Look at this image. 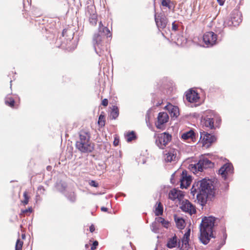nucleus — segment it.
Here are the masks:
<instances>
[{
	"mask_svg": "<svg viewBox=\"0 0 250 250\" xmlns=\"http://www.w3.org/2000/svg\"><path fill=\"white\" fill-rule=\"evenodd\" d=\"M102 104L103 105L106 106L108 104V100L106 99H104L102 101Z\"/></svg>",
	"mask_w": 250,
	"mask_h": 250,
	"instance_id": "nucleus-42",
	"label": "nucleus"
},
{
	"mask_svg": "<svg viewBox=\"0 0 250 250\" xmlns=\"http://www.w3.org/2000/svg\"><path fill=\"white\" fill-rule=\"evenodd\" d=\"M98 245V242L97 241H95L91 247V250H94L96 249L97 246Z\"/></svg>",
	"mask_w": 250,
	"mask_h": 250,
	"instance_id": "nucleus-38",
	"label": "nucleus"
},
{
	"mask_svg": "<svg viewBox=\"0 0 250 250\" xmlns=\"http://www.w3.org/2000/svg\"><path fill=\"white\" fill-rule=\"evenodd\" d=\"M169 198L172 200L178 199L181 201L184 198V194L183 191L177 190L176 189H173L169 193Z\"/></svg>",
	"mask_w": 250,
	"mask_h": 250,
	"instance_id": "nucleus-18",
	"label": "nucleus"
},
{
	"mask_svg": "<svg viewBox=\"0 0 250 250\" xmlns=\"http://www.w3.org/2000/svg\"><path fill=\"white\" fill-rule=\"evenodd\" d=\"M203 38L207 47L212 46L216 43L217 35L213 32H206L204 35Z\"/></svg>",
	"mask_w": 250,
	"mask_h": 250,
	"instance_id": "nucleus-11",
	"label": "nucleus"
},
{
	"mask_svg": "<svg viewBox=\"0 0 250 250\" xmlns=\"http://www.w3.org/2000/svg\"><path fill=\"white\" fill-rule=\"evenodd\" d=\"M89 185L93 187H98V184L96 183L95 181L91 180L89 182Z\"/></svg>",
	"mask_w": 250,
	"mask_h": 250,
	"instance_id": "nucleus-37",
	"label": "nucleus"
},
{
	"mask_svg": "<svg viewBox=\"0 0 250 250\" xmlns=\"http://www.w3.org/2000/svg\"><path fill=\"white\" fill-rule=\"evenodd\" d=\"M42 190L43 191L44 190V189L42 186H40L38 188V190L40 191V190Z\"/></svg>",
	"mask_w": 250,
	"mask_h": 250,
	"instance_id": "nucleus-46",
	"label": "nucleus"
},
{
	"mask_svg": "<svg viewBox=\"0 0 250 250\" xmlns=\"http://www.w3.org/2000/svg\"><path fill=\"white\" fill-rule=\"evenodd\" d=\"M163 212V208L161 203H160L158 207L156 208L155 214L157 216H159L162 214Z\"/></svg>",
	"mask_w": 250,
	"mask_h": 250,
	"instance_id": "nucleus-29",
	"label": "nucleus"
},
{
	"mask_svg": "<svg viewBox=\"0 0 250 250\" xmlns=\"http://www.w3.org/2000/svg\"><path fill=\"white\" fill-rule=\"evenodd\" d=\"M190 233V229H188V230L185 233L183 237L189 239Z\"/></svg>",
	"mask_w": 250,
	"mask_h": 250,
	"instance_id": "nucleus-41",
	"label": "nucleus"
},
{
	"mask_svg": "<svg viewBox=\"0 0 250 250\" xmlns=\"http://www.w3.org/2000/svg\"><path fill=\"white\" fill-rule=\"evenodd\" d=\"M188 240L189 239L188 238H186L185 237H183V238L181 240L182 245H185V246H187L188 244Z\"/></svg>",
	"mask_w": 250,
	"mask_h": 250,
	"instance_id": "nucleus-36",
	"label": "nucleus"
},
{
	"mask_svg": "<svg viewBox=\"0 0 250 250\" xmlns=\"http://www.w3.org/2000/svg\"><path fill=\"white\" fill-rule=\"evenodd\" d=\"M157 221L159 223H161L165 228H167L169 225V222L165 220L163 218L158 217Z\"/></svg>",
	"mask_w": 250,
	"mask_h": 250,
	"instance_id": "nucleus-31",
	"label": "nucleus"
},
{
	"mask_svg": "<svg viewBox=\"0 0 250 250\" xmlns=\"http://www.w3.org/2000/svg\"><path fill=\"white\" fill-rule=\"evenodd\" d=\"M218 2L220 5H223L224 3V0H217Z\"/></svg>",
	"mask_w": 250,
	"mask_h": 250,
	"instance_id": "nucleus-45",
	"label": "nucleus"
},
{
	"mask_svg": "<svg viewBox=\"0 0 250 250\" xmlns=\"http://www.w3.org/2000/svg\"><path fill=\"white\" fill-rule=\"evenodd\" d=\"M168 119V115L166 112H160L157 117V121L155 123L156 127L159 129H163L164 125L167 122Z\"/></svg>",
	"mask_w": 250,
	"mask_h": 250,
	"instance_id": "nucleus-15",
	"label": "nucleus"
},
{
	"mask_svg": "<svg viewBox=\"0 0 250 250\" xmlns=\"http://www.w3.org/2000/svg\"><path fill=\"white\" fill-rule=\"evenodd\" d=\"M5 103L6 104L12 107L14 105L15 101L12 98L7 97L5 98Z\"/></svg>",
	"mask_w": 250,
	"mask_h": 250,
	"instance_id": "nucleus-27",
	"label": "nucleus"
},
{
	"mask_svg": "<svg viewBox=\"0 0 250 250\" xmlns=\"http://www.w3.org/2000/svg\"><path fill=\"white\" fill-rule=\"evenodd\" d=\"M186 97L189 103L197 102L199 99L198 94L195 90L191 89L187 92Z\"/></svg>",
	"mask_w": 250,
	"mask_h": 250,
	"instance_id": "nucleus-19",
	"label": "nucleus"
},
{
	"mask_svg": "<svg viewBox=\"0 0 250 250\" xmlns=\"http://www.w3.org/2000/svg\"><path fill=\"white\" fill-rule=\"evenodd\" d=\"M118 143H119V141L118 140H115L114 141V145L115 146H117L118 145Z\"/></svg>",
	"mask_w": 250,
	"mask_h": 250,
	"instance_id": "nucleus-47",
	"label": "nucleus"
},
{
	"mask_svg": "<svg viewBox=\"0 0 250 250\" xmlns=\"http://www.w3.org/2000/svg\"><path fill=\"white\" fill-rule=\"evenodd\" d=\"M151 229L154 233L159 232V228L157 226L156 223L154 222L151 225Z\"/></svg>",
	"mask_w": 250,
	"mask_h": 250,
	"instance_id": "nucleus-33",
	"label": "nucleus"
},
{
	"mask_svg": "<svg viewBox=\"0 0 250 250\" xmlns=\"http://www.w3.org/2000/svg\"><path fill=\"white\" fill-rule=\"evenodd\" d=\"M24 200L22 201L24 205H27L28 203L29 197L27 195V191H25L23 193Z\"/></svg>",
	"mask_w": 250,
	"mask_h": 250,
	"instance_id": "nucleus-34",
	"label": "nucleus"
},
{
	"mask_svg": "<svg viewBox=\"0 0 250 250\" xmlns=\"http://www.w3.org/2000/svg\"><path fill=\"white\" fill-rule=\"evenodd\" d=\"M171 139L172 136L170 134L164 132L155 136V143L160 148L164 149L171 141Z\"/></svg>",
	"mask_w": 250,
	"mask_h": 250,
	"instance_id": "nucleus-7",
	"label": "nucleus"
},
{
	"mask_svg": "<svg viewBox=\"0 0 250 250\" xmlns=\"http://www.w3.org/2000/svg\"><path fill=\"white\" fill-rule=\"evenodd\" d=\"M241 21L242 18L241 14L238 11H236L231 14L230 19L226 20L224 21V24L225 26H236L238 25Z\"/></svg>",
	"mask_w": 250,
	"mask_h": 250,
	"instance_id": "nucleus-10",
	"label": "nucleus"
},
{
	"mask_svg": "<svg viewBox=\"0 0 250 250\" xmlns=\"http://www.w3.org/2000/svg\"><path fill=\"white\" fill-rule=\"evenodd\" d=\"M233 167L231 164L228 163L223 165L219 170V174L221 175L225 180L227 179V176L232 174Z\"/></svg>",
	"mask_w": 250,
	"mask_h": 250,
	"instance_id": "nucleus-13",
	"label": "nucleus"
},
{
	"mask_svg": "<svg viewBox=\"0 0 250 250\" xmlns=\"http://www.w3.org/2000/svg\"><path fill=\"white\" fill-rule=\"evenodd\" d=\"M22 245L23 242L21 241L20 239H18L16 242L15 250H22Z\"/></svg>",
	"mask_w": 250,
	"mask_h": 250,
	"instance_id": "nucleus-32",
	"label": "nucleus"
},
{
	"mask_svg": "<svg viewBox=\"0 0 250 250\" xmlns=\"http://www.w3.org/2000/svg\"><path fill=\"white\" fill-rule=\"evenodd\" d=\"M28 211H31V209L29 208L28 209H26L25 211H24V212H27Z\"/></svg>",
	"mask_w": 250,
	"mask_h": 250,
	"instance_id": "nucleus-50",
	"label": "nucleus"
},
{
	"mask_svg": "<svg viewBox=\"0 0 250 250\" xmlns=\"http://www.w3.org/2000/svg\"><path fill=\"white\" fill-rule=\"evenodd\" d=\"M171 116L177 118L179 115V108L177 106L170 105L169 107Z\"/></svg>",
	"mask_w": 250,
	"mask_h": 250,
	"instance_id": "nucleus-23",
	"label": "nucleus"
},
{
	"mask_svg": "<svg viewBox=\"0 0 250 250\" xmlns=\"http://www.w3.org/2000/svg\"><path fill=\"white\" fill-rule=\"evenodd\" d=\"M215 218L212 216L205 217L200 224L199 237L201 242L207 244L210 237H214L213 234V228L214 225Z\"/></svg>",
	"mask_w": 250,
	"mask_h": 250,
	"instance_id": "nucleus-1",
	"label": "nucleus"
},
{
	"mask_svg": "<svg viewBox=\"0 0 250 250\" xmlns=\"http://www.w3.org/2000/svg\"><path fill=\"white\" fill-rule=\"evenodd\" d=\"M101 210L103 211H106L107 210V208L105 207H102Z\"/></svg>",
	"mask_w": 250,
	"mask_h": 250,
	"instance_id": "nucleus-48",
	"label": "nucleus"
},
{
	"mask_svg": "<svg viewBox=\"0 0 250 250\" xmlns=\"http://www.w3.org/2000/svg\"><path fill=\"white\" fill-rule=\"evenodd\" d=\"M209 115H207L202 120L204 126L210 129H213L215 126H218L220 123V117L213 111H210Z\"/></svg>",
	"mask_w": 250,
	"mask_h": 250,
	"instance_id": "nucleus-4",
	"label": "nucleus"
},
{
	"mask_svg": "<svg viewBox=\"0 0 250 250\" xmlns=\"http://www.w3.org/2000/svg\"><path fill=\"white\" fill-rule=\"evenodd\" d=\"M189 168L193 173L202 171L204 169L211 168L213 167V163L208 158L203 157L200 158L198 162L195 164L189 165Z\"/></svg>",
	"mask_w": 250,
	"mask_h": 250,
	"instance_id": "nucleus-5",
	"label": "nucleus"
},
{
	"mask_svg": "<svg viewBox=\"0 0 250 250\" xmlns=\"http://www.w3.org/2000/svg\"><path fill=\"white\" fill-rule=\"evenodd\" d=\"M125 137L127 142H130L136 138L135 132L133 131L125 134Z\"/></svg>",
	"mask_w": 250,
	"mask_h": 250,
	"instance_id": "nucleus-24",
	"label": "nucleus"
},
{
	"mask_svg": "<svg viewBox=\"0 0 250 250\" xmlns=\"http://www.w3.org/2000/svg\"><path fill=\"white\" fill-rule=\"evenodd\" d=\"M180 187L182 188H187L189 186L191 182V177L188 176L186 171H183L181 174L180 178Z\"/></svg>",
	"mask_w": 250,
	"mask_h": 250,
	"instance_id": "nucleus-17",
	"label": "nucleus"
},
{
	"mask_svg": "<svg viewBox=\"0 0 250 250\" xmlns=\"http://www.w3.org/2000/svg\"><path fill=\"white\" fill-rule=\"evenodd\" d=\"M175 174V173H173L172 175H171V181L173 180V179L174 177Z\"/></svg>",
	"mask_w": 250,
	"mask_h": 250,
	"instance_id": "nucleus-49",
	"label": "nucleus"
},
{
	"mask_svg": "<svg viewBox=\"0 0 250 250\" xmlns=\"http://www.w3.org/2000/svg\"><path fill=\"white\" fill-rule=\"evenodd\" d=\"M119 116V109L116 106H113L110 113V117L112 119H116Z\"/></svg>",
	"mask_w": 250,
	"mask_h": 250,
	"instance_id": "nucleus-25",
	"label": "nucleus"
},
{
	"mask_svg": "<svg viewBox=\"0 0 250 250\" xmlns=\"http://www.w3.org/2000/svg\"><path fill=\"white\" fill-rule=\"evenodd\" d=\"M190 233V229H188V230L185 233L183 237L189 239Z\"/></svg>",
	"mask_w": 250,
	"mask_h": 250,
	"instance_id": "nucleus-40",
	"label": "nucleus"
},
{
	"mask_svg": "<svg viewBox=\"0 0 250 250\" xmlns=\"http://www.w3.org/2000/svg\"><path fill=\"white\" fill-rule=\"evenodd\" d=\"M155 21L156 25L160 30V29H164L166 27L167 22V19L164 15H160L157 16L155 15Z\"/></svg>",
	"mask_w": 250,
	"mask_h": 250,
	"instance_id": "nucleus-16",
	"label": "nucleus"
},
{
	"mask_svg": "<svg viewBox=\"0 0 250 250\" xmlns=\"http://www.w3.org/2000/svg\"><path fill=\"white\" fill-rule=\"evenodd\" d=\"M177 227L180 229H183L185 227V222L183 219L178 218L175 219Z\"/></svg>",
	"mask_w": 250,
	"mask_h": 250,
	"instance_id": "nucleus-26",
	"label": "nucleus"
},
{
	"mask_svg": "<svg viewBox=\"0 0 250 250\" xmlns=\"http://www.w3.org/2000/svg\"><path fill=\"white\" fill-rule=\"evenodd\" d=\"M88 245H87V244L85 245V247H86V248H88Z\"/></svg>",
	"mask_w": 250,
	"mask_h": 250,
	"instance_id": "nucleus-51",
	"label": "nucleus"
},
{
	"mask_svg": "<svg viewBox=\"0 0 250 250\" xmlns=\"http://www.w3.org/2000/svg\"><path fill=\"white\" fill-rule=\"evenodd\" d=\"M86 14L89 16L90 23L92 25H96L97 22V16L95 8L93 5L87 6Z\"/></svg>",
	"mask_w": 250,
	"mask_h": 250,
	"instance_id": "nucleus-14",
	"label": "nucleus"
},
{
	"mask_svg": "<svg viewBox=\"0 0 250 250\" xmlns=\"http://www.w3.org/2000/svg\"><path fill=\"white\" fill-rule=\"evenodd\" d=\"M177 240L176 235H174L172 238H170L167 243V247L169 249H172L176 247L177 246Z\"/></svg>",
	"mask_w": 250,
	"mask_h": 250,
	"instance_id": "nucleus-22",
	"label": "nucleus"
},
{
	"mask_svg": "<svg viewBox=\"0 0 250 250\" xmlns=\"http://www.w3.org/2000/svg\"><path fill=\"white\" fill-rule=\"evenodd\" d=\"M67 199L71 202H74L76 200V195L74 192H71L66 195Z\"/></svg>",
	"mask_w": 250,
	"mask_h": 250,
	"instance_id": "nucleus-30",
	"label": "nucleus"
},
{
	"mask_svg": "<svg viewBox=\"0 0 250 250\" xmlns=\"http://www.w3.org/2000/svg\"><path fill=\"white\" fill-rule=\"evenodd\" d=\"M90 134L84 131L79 133V139L76 142V147L83 153L91 152L94 149V144L90 140Z\"/></svg>",
	"mask_w": 250,
	"mask_h": 250,
	"instance_id": "nucleus-2",
	"label": "nucleus"
},
{
	"mask_svg": "<svg viewBox=\"0 0 250 250\" xmlns=\"http://www.w3.org/2000/svg\"><path fill=\"white\" fill-rule=\"evenodd\" d=\"M89 230H90V232H93L95 230L94 226L93 225H91L89 228Z\"/></svg>",
	"mask_w": 250,
	"mask_h": 250,
	"instance_id": "nucleus-44",
	"label": "nucleus"
},
{
	"mask_svg": "<svg viewBox=\"0 0 250 250\" xmlns=\"http://www.w3.org/2000/svg\"><path fill=\"white\" fill-rule=\"evenodd\" d=\"M102 23L101 21L99 23V31L97 33L94 34L93 37V44L95 50L97 54L99 56L102 55V51L103 50V35L102 34Z\"/></svg>",
	"mask_w": 250,
	"mask_h": 250,
	"instance_id": "nucleus-6",
	"label": "nucleus"
},
{
	"mask_svg": "<svg viewBox=\"0 0 250 250\" xmlns=\"http://www.w3.org/2000/svg\"><path fill=\"white\" fill-rule=\"evenodd\" d=\"M194 138H195V133L192 130H190L184 133L182 135V138L185 140H187L189 139L193 140Z\"/></svg>",
	"mask_w": 250,
	"mask_h": 250,
	"instance_id": "nucleus-21",
	"label": "nucleus"
},
{
	"mask_svg": "<svg viewBox=\"0 0 250 250\" xmlns=\"http://www.w3.org/2000/svg\"><path fill=\"white\" fill-rule=\"evenodd\" d=\"M102 27V34L103 35V36H106L107 37H110V31L109 29L106 27H104L103 25H101Z\"/></svg>",
	"mask_w": 250,
	"mask_h": 250,
	"instance_id": "nucleus-28",
	"label": "nucleus"
},
{
	"mask_svg": "<svg viewBox=\"0 0 250 250\" xmlns=\"http://www.w3.org/2000/svg\"><path fill=\"white\" fill-rule=\"evenodd\" d=\"M169 0H162V4L163 6H166L168 7L169 8H170V7L169 6Z\"/></svg>",
	"mask_w": 250,
	"mask_h": 250,
	"instance_id": "nucleus-35",
	"label": "nucleus"
},
{
	"mask_svg": "<svg viewBox=\"0 0 250 250\" xmlns=\"http://www.w3.org/2000/svg\"><path fill=\"white\" fill-rule=\"evenodd\" d=\"M215 140L216 138L214 135L204 131L200 132V141L204 146L206 147H209Z\"/></svg>",
	"mask_w": 250,
	"mask_h": 250,
	"instance_id": "nucleus-9",
	"label": "nucleus"
},
{
	"mask_svg": "<svg viewBox=\"0 0 250 250\" xmlns=\"http://www.w3.org/2000/svg\"><path fill=\"white\" fill-rule=\"evenodd\" d=\"M213 182L209 179H204L195 182L191 189V193L194 196L197 192H203L210 195L213 194Z\"/></svg>",
	"mask_w": 250,
	"mask_h": 250,
	"instance_id": "nucleus-3",
	"label": "nucleus"
},
{
	"mask_svg": "<svg viewBox=\"0 0 250 250\" xmlns=\"http://www.w3.org/2000/svg\"><path fill=\"white\" fill-rule=\"evenodd\" d=\"M181 209L184 212L192 215L196 213V208L188 200H183L180 205Z\"/></svg>",
	"mask_w": 250,
	"mask_h": 250,
	"instance_id": "nucleus-12",
	"label": "nucleus"
},
{
	"mask_svg": "<svg viewBox=\"0 0 250 250\" xmlns=\"http://www.w3.org/2000/svg\"><path fill=\"white\" fill-rule=\"evenodd\" d=\"M164 160L166 163H176L178 159L179 151L174 148L166 149L163 152Z\"/></svg>",
	"mask_w": 250,
	"mask_h": 250,
	"instance_id": "nucleus-8",
	"label": "nucleus"
},
{
	"mask_svg": "<svg viewBox=\"0 0 250 250\" xmlns=\"http://www.w3.org/2000/svg\"><path fill=\"white\" fill-rule=\"evenodd\" d=\"M172 29L174 31H176L178 29V26L176 25L175 23V22H173L172 24Z\"/></svg>",
	"mask_w": 250,
	"mask_h": 250,
	"instance_id": "nucleus-43",
	"label": "nucleus"
},
{
	"mask_svg": "<svg viewBox=\"0 0 250 250\" xmlns=\"http://www.w3.org/2000/svg\"><path fill=\"white\" fill-rule=\"evenodd\" d=\"M104 118V116L100 115L99 118V121L98 123L99 124H101V125H104V121L102 122L103 119Z\"/></svg>",
	"mask_w": 250,
	"mask_h": 250,
	"instance_id": "nucleus-39",
	"label": "nucleus"
},
{
	"mask_svg": "<svg viewBox=\"0 0 250 250\" xmlns=\"http://www.w3.org/2000/svg\"><path fill=\"white\" fill-rule=\"evenodd\" d=\"M195 194H196V198L198 201L201 205L205 204L206 202L207 198L209 196L211 195L210 194L203 192H197Z\"/></svg>",
	"mask_w": 250,
	"mask_h": 250,
	"instance_id": "nucleus-20",
	"label": "nucleus"
}]
</instances>
